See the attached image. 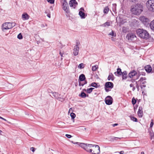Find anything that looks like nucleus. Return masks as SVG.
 Here are the masks:
<instances>
[{
	"label": "nucleus",
	"instance_id": "1",
	"mask_svg": "<svg viewBox=\"0 0 154 154\" xmlns=\"http://www.w3.org/2000/svg\"><path fill=\"white\" fill-rule=\"evenodd\" d=\"M143 8L142 5L137 4L131 7V13L136 15L140 14L143 11Z\"/></svg>",
	"mask_w": 154,
	"mask_h": 154
},
{
	"label": "nucleus",
	"instance_id": "2",
	"mask_svg": "<svg viewBox=\"0 0 154 154\" xmlns=\"http://www.w3.org/2000/svg\"><path fill=\"white\" fill-rule=\"evenodd\" d=\"M93 144L78 142V146L82 148L86 151L89 152H92V148Z\"/></svg>",
	"mask_w": 154,
	"mask_h": 154
},
{
	"label": "nucleus",
	"instance_id": "3",
	"mask_svg": "<svg viewBox=\"0 0 154 154\" xmlns=\"http://www.w3.org/2000/svg\"><path fill=\"white\" fill-rule=\"evenodd\" d=\"M138 35L141 38L147 39L149 37V34L148 32L143 29H139L137 30Z\"/></svg>",
	"mask_w": 154,
	"mask_h": 154
},
{
	"label": "nucleus",
	"instance_id": "4",
	"mask_svg": "<svg viewBox=\"0 0 154 154\" xmlns=\"http://www.w3.org/2000/svg\"><path fill=\"white\" fill-rule=\"evenodd\" d=\"M16 23L14 22H6L4 23L2 26V31L5 32L8 29L12 28L15 26Z\"/></svg>",
	"mask_w": 154,
	"mask_h": 154
},
{
	"label": "nucleus",
	"instance_id": "5",
	"mask_svg": "<svg viewBox=\"0 0 154 154\" xmlns=\"http://www.w3.org/2000/svg\"><path fill=\"white\" fill-rule=\"evenodd\" d=\"M146 5L147 8L149 11L154 12V0H148Z\"/></svg>",
	"mask_w": 154,
	"mask_h": 154
},
{
	"label": "nucleus",
	"instance_id": "6",
	"mask_svg": "<svg viewBox=\"0 0 154 154\" xmlns=\"http://www.w3.org/2000/svg\"><path fill=\"white\" fill-rule=\"evenodd\" d=\"M62 8L65 12L67 13L69 12V8L66 0H62L61 1Z\"/></svg>",
	"mask_w": 154,
	"mask_h": 154
},
{
	"label": "nucleus",
	"instance_id": "7",
	"mask_svg": "<svg viewBox=\"0 0 154 154\" xmlns=\"http://www.w3.org/2000/svg\"><path fill=\"white\" fill-rule=\"evenodd\" d=\"M85 75L83 74H81L79 77V86H83L87 83L86 81L85 80Z\"/></svg>",
	"mask_w": 154,
	"mask_h": 154
},
{
	"label": "nucleus",
	"instance_id": "8",
	"mask_svg": "<svg viewBox=\"0 0 154 154\" xmlns=\"http://www.w3.org/2000/svg\"><path fill=\"white\" fill-rule=\"evenodd\" d=\"M92 148L91 153L93 154H99L100 152V148L99 146L97 145H94Z\"/></svg>",
	"mask_w": 154,
	"mask_h": 154
},
{
	"label": "nucleus",
	"instance_id": "9",
	"mask_svg": "<svg viewBox=\"0 0 154 154\" xmlns=\"http://www.w3.org/2000/svg\"><path fill=\"white\" fill-rule=\"evenodd\" d=\"M139 19L144 25H146L149 21V20L148 18L144 16L140 17Z\"/></svg>",
	"mask_w": 154,
	"mask_h": 154
},
{
	"label": "nucleus",
	"instance_id": "10",
	"mask_svg": "<svg viewBox=\"0 0 154 154\" xmlns=\"http://www.w3.org/2000/svg\"><path fill=\"white\" fill-rule=\"evenodd\" d=\"M106 103L108 105L111 104L112 103V98L109 96H107L105 100Z\"/></svg>",
	"mask_w": 154,
	"mask_h": 154
},
{
	"label": "nucleus",
	"instance_id": "11",
	"mask_svg": "<svg viewBox=\"0 0 154 154\" xmlns=\"http://www.w3.org/2000/svg\"><path fill=\"white\" fill-rule=\"evenodd\" d=\"M69 4L70 7L75 8L77 5V2L75 0H71L69 2Z\"/></svg>",
	"mask_w": 154,
	"mask_h": 154
},
{
	"label": "nucleus",
	"instance_id": "12",
	"mask_svg": "<svg viewBox=\"0 0 154 154\" xmlns=\"http://www.w3.org/2000/svg\"><path fill=\"white\" fill-rule=\"evenodd\" d=\"M127 38H128L129 40L132 41L134 40L136 38V37L134 34L130 33L128 34Z\"/></svg>",
	"mask_w": 154,
	"mask_h": 154
},
{
	"label": "nucleus",
	"instance_id": "13",
	"mask_svg": "<svg viewBox=\"0 0 154 154\" xmlns=\"http://www.w3.org/2000/svg\"><path fill=\"white\" fill-rule=\"evenodd\" d=\"M137 72L135 70H133L130 72L128 74V77L130 78H133L134 76L136 75Z\"/></svg>",
	"mask_w": 154,
	"mask_h": 154
},
{
	"label": "nucleus",
	"instance_id": "14",
	"mask_svg": "<svg viewBox=\"0 0 154 154\" xmlns=\"http://www.w3.org/2000/svg\"><path fill=\"white\" fill-rule=\"evenodd\" d=\"M143 108L141 106H140L139 108L138 112V115L139 117L141 118L143 115Z\"/></svg>",
	"mask_w": 154,
	"mask_h": 154
},
{
	"label": "nucleus",
	"instance_id": "15",
	"mask_svg": "<svg viewBox=\"0 0 154 154\" xmlns=\"http://www.w3.org/2000/svg\"><path fill=\"white\" fill-rule=\"evenodd\" d=\"M105 87L112 89L113 87V84L111 82H107L105 84Z\"/></svg>",
	"mask_w": 154,
	"mask_h": 154
},
{
	"label": "nucleus",
	"instance_id": "16",
	"mask_svg": "<svg viewBox=\"0 0 154 154\" xmlns=\"http://www.w3.org/2000/svg\"><path fill=\"white\" fill-rule=\"evenodd\" d=\"M30 16L26 13H24L22 14V18L23 20H28Z\"/></svg>",
	"mask_w": 154,
	"mask_h": 154
},
{
	"label": "nucleus",
	"instance_id": "17",
	"mask_svg": "<svg viewBox=\"0 0 154 154\" xmlns=\"http://www.w3.org/2000/svg\"><path fill=\"white\" fill-rule=\"evenodd\" d=\"M145 70L148 73L151 72L152 71V68L149 65H147L145 67Z\"/></svg>",
	"mask_w": 154,
	"mask_h": 154
},
{
	"label": "nucleus",
	"instance_id": "18",
	"mask_svg": "<svg viewBox=\"0 0 154 154\" xmlns=\"http://www.w3.org/2000/svg\"><path fill=\"white\" fill-rule=\"evenodd\" d=\"M127 72L126 71H124L121 74V75H122V79H126L127 77Z\"/></svg>",
	"mask_w": 154,
	"mask_h": 154
},
{
	"label": "nucleus",
	"instance_id": "19",
	"mask_svg": "<svg viewBox=\"0 0 154 154\" xmlns=\"http://www.w3.org/2000/svg\"><path fill=\"white\" fill-rule=\"evenodd\" d=\"M114 76L113 74L112 73H109L108 77V80L109 81L111 80L112 81L114 80Z\"/></svg>",
	"mask_w": 154,
	"mask_h": 154
},
{
	"label": "nucleus",
	"instance_id": "20",
	"mask_svg": "<svg viewBox=\"0 0 154 154\" xmlns=\"http://www.w3.org/2000/svg\"><path fill=\"white\" fill-rule=\"evenodd\" d=\"M79 14L82 19H84L85 17V14L84 12L79 11Z\"/></svg>",
	"mask_w": 154,
	"mask_h": 154
},
{
	"label": "nucleus",
	"instance_id": "21",
	"mask_svg": "<svg viewBox=\"0 0 154 154\" xmlns=\"http://www.w3.org/2000/svg\"><path fill=\"white\" fill-rule=\"evenodd\" d=\"M122 73L121 69L120 68H118L117 69V72H115L114 74L116 75H121Z\"/></svg>",
	"mask_w": 154,
	"mask_h": 154
},
{
	"label": "nucleus",
	"instance_id": "22",
	"mask_svg": "<svg viewBox=\"0 0 154 154\" xmlns=\"http://www.w3.org/2000/svg\"><path fill=\"white\" fill-rule=\"evenodd\" d=\"M52 95L57 99L59 98V97L60 96V94L56 92H52Z\"/></svg>",
	"mask_w": 154,
	"mask_h": 154
},
{
	"label": "nucleus",
	"instance_id": "23",
	"mask_svg": "<svg viewBox=\"0 0 154 154\" xmlns=\"http://www.w3.org/2000/svg\"><path fill=\"white\" fill-rule=\"evenodd\" d=\"M146 80V78L145 77H141L139 80L138 82H142V83L143 84H145L146 83V82L145 81Z\"/></svg>",
	"mask_w": 154,
	"mask_h": 154
},
{
	"label": "nucleus",
	"instance_id": "24",
	"mask_svg": "<svg viewBox=\"0 0 154 154\" xmlns=\"http://www.w3.org/2000/svg\"><path fill=\"white\" fill-rule=\"evenodd\" d=\"M150 27L152 30L154 31V19L151 22Z\"/></svg>",
	"mask_w": 154,
	"mask_h": 154
},
{
	"label": "nucleus",
	"instance_id": "25",
	"mask_svg": "<svg viewBox=\"0 0 154 154\" xmlns=\"http://www.w3.org/2000/svg\"><path fill=\"white\" fill-rule=\"evenodd\" d=\"M79 96L83 98H85L86 97H88V95H86L85 93L84 92H82L80 94H79Z\"/></svg>",
	"mask_w": 154,
	"mask_h": 154
},
{
	"label": "nucleus",
	"instance_id": "26",
	"mask_svg": "<svg viewBox=\"0 0 154 154\" xmlns=\"http://www.w3.org/2000/svg\"><path fill=\"white\" fill-rule=\"evenodd\" d=\"M73 53L75 56L77 55V45L74 47Z\"/></svg>",
	"mask_w": 154,
	"mask_h": 154
},
{
	"label": "nucleus",
	"instance_id": "27",
	"mask_svg": "<svg viewBox=\"0 0 154 154\" xmlns=\"http://www.w3.org/2000/svg\"><path fill=\"white\" fill-rule=\"evenodd\" d=\"M109 11V9L108 6L106 7L104 9L103 13L104 14H107L108 13Z\"/></svg>",
	"mask_w": 154,
	"mask_h": 154
},
{
	"label": "nucleus",
	"instance_id": "28",
	"mask_svg": "<svg viewBox=\"0 0 154 154\" xmlns=\"http://www.w3.org/2000/svg\"><path fill=\"white\" fill-rule=\"evenodd\" d=\"M85 66V65L83 63H81L79 65L78 67L80 69H83Z\"/></svg>",
	"mask_w": 154,
	"mask_h": 154
},
{
	"label": "nucleus",
	"instance_id": "29",
	"mask_svg": "<svg viewBox=\"0 0 154 154\" xmlns=\"http://www.w3.org/2000/svg\"><path fill=\"white\" fill-rule=\"evenodd\" d=\"M98 68V66L97 65H95L94 66H93L92 68V70L93 71H95Z\"/></svg>",
	"mask_w": 154,
	"mask_h": 154
},
{
	"label": "nucleus",
	"instance_id": "30",
	"mask_svg": "<svg viewBox=\"0 0 154 154\" xmlns=\"http://www.w3.org/2000/svg\"><path fill=\"white\" fill-rule=\"evenodd\" d=\"M94 89V88H88L86 90V91L88 93H90Z\"/></svg>",
	"mask_w": 154,
	"mask_h": 154
},
{
	"label": "nucleus",
	"instance_id": "31",
	"mask_svg": "<svg viewBox=\"0 0 154 154\" xmlns=\"http://www.w3.org/2000/svg\"><path fill=\"white\" fill-rule=\"evenodd\" d=\"M70 115L71 117L72 118V119H73V121L74 122V119L75 117V116H76L75 114L73 112H71V113H70Z\"/></svg>",
	"mask_w": 154,
	"mask_h": 154
},
{
	"label": "nucleus",
	"instance_id": "32",
	"mask_svg": "<svg viewBox=\"0 0 154 154\" xmlns=\"http://www.w3.org/2000/svg\"><path fill=\"white\" fill-rule=\"evenodd\" d=\"M110 25V22L107 21L103 24V26L105 27H107L109 26Z\"/></svg>",
	"mask_w": 154,
	"mask_h": 154
},
{
	"label": "nucleus",
	"instance_id": "33",
	"mask_svg": "<svg viewBox=\"0 0 154 154\" xmlns=\"http://www.w3.org/2000/svg\"><path fill=\"white\" fill-rule=\"evenodd\" d=\"M91 86L95 87V88H97V84L95 82H93L91 84Z\"/></svg>",
	"mask_w": 154,
	"mask_h": 154
},
{
	"label": "nucleus",
	"instance_id": "34",
	"mask_svg": "<svg viewBox=\"0 0 154 154\" xmlns=\"http://www.w3.org/2000/svg\"><path fill=\"white\" fill-rule=\"evenodd\" d=\"M17 38L20 39H21L23 38V36L21 33L17 35Z\"/></svg>",
	"mask_w": 154,
	"mask_h": 154
},
{
	"label": "nucleus",
	"instance_id": "35",
	"mask_svg": "<svg viewBox=\"0 0 154 154\" xmlns=\"http://www.w3.org/2000/svg\"><path fill=\"white\" fill-rule=\"evenodd\" d=\"M118 138L119 139H121L120 138H117L115 137H111L110 139V140L111 141H114L115 140H116V139Z\"/></svg>",
	"mask_w": 154,
	"mask_h": 154
},
{
	"label": "nucleus",
	"instance_id": "36",
	"mask_svg": "<svg viewBox=\"0 0 154 154\" xmlns=\"http://www.w3.org/2000/svg\"><path fill=\"white\" fill-rule=\"evenodd\" d=\"M136 102V100L133 97L132 100V104L133 105L135 104Z\"/></svg>",
	"mask_w": 154,
	"mask_h": 154
},
{
	"label": "nucleus",
	"instance_id": "37",
	"mask_svg": "<svg viewBox=\"0 0 154 154\" xmlns=\"http://www.w3.org/2000/svg\"><path fill=\"white\" fill-rule=\"evenodd\" d=\"M122 32L124 33L127 32V30L126 27H123L122 28Z\"/></svg>",
	"mask_w": 154,
	"mask_h": 154
},
{
	"label": "nucleus",
	"instance_id": "38",
	"mask_svg": "<svg viewBox=\"0 0 154 154\" xmlns=\"http://www.w3.org/2000/svg\"><path fill=\"white\" fill-rule=\"evenodd\" d=\"M131 120L134 121V122H137V119L136 118H135L134 117H131Z\"/></svg>",
	"mask_w": 154,
	"mask_h": 154
},
{
	"label": "nucleus",
	"instance_id": "39",
	"mask_svg": "<svg viewBox=\"0 0 154 154\" xmlns=\"http://www.w3.org/2000/svg\"><path fill=\"white\" fill-rule=\"evenodd\" d=\"M109 35H111L112 36H116V34H115V35H114V32L112 30V31L111 32L109 33Z\"/></svg>",
	"mask_w": 154,
	"mask_h": 154
},
{
	"label": "nucleus",
	"instance_id": "40",
	"mask_svg": "<svg viewBox=\"0 0 154 154\" xmlns=\"http://www.w3.org/2000/svg\"><path fill=\"white\" fill-rule=\"evenodd\" d=\"M153 119H151V122L150 125V128H152L153 126Z\"/></svg>",
	"mask_w": 154,
	"mask_h": 154
},
{
	"label": "nucleus",
	"instance_id": "41",
	"mask_svg": "<svg viewBox=\"0 0 154 154\" xmlns=\"http://www.w3.org/2000/svg\"><path fill=\"white\" fill-rule=\"evenodd\" d=\"M50 4H52L54 3V0H47Z\"/></svg>",
	"mask_w": 154,
	"mask_h": 154
},
{
	"label": "nucleus",
	"instance_id": "42",
	"mask_svg": "<svg viewBox=\"0 0 154 154\" xmlns=\"http://www.w3.org/2000/svg\"><path fill=\"white\" fill-rule=\"evenodd\" d=\"M57 99L61 102H63L64 100V99L63 98L60 97H59V98H58Z\"/></svg>",
	"mask_w": 154,
	"mask_h": 154
},
{
	"label": "nucleus",
	"instance_id": "43",
	"mask_svg": "<svg viewBox=\"0 0 154 154\" xmlns=\"http://www.w3.org/2000/svg\"><path fill=\"white\" fill-rule=\"evenodd\" d=\"M0 119H2L3 120H4V121H6V122H7L9 123V124H11V123L10 122H8V121L6 119H5L4 118L1 117L0 116Z\"/></svg>",
	"mask_w": 154,
	"mask_h": 154
},
{
	"label": "nucleus",
	"instance_id": "44",
	"mask_svg": "<svg viewBox=\"0 0 154 154\" xmlns=\"http://www.w3.org/2000/svg\"><path fill=\"white\" fill-rule=\"evenodd\" d=\"M136 75H137V78L135 79V80H137L139 78L140 74V73H137V74Z\"/></svg>",
	"mask_w": 154,
	"mask_h": 154
},
{
	"label": "nucleus",
	"instance_id": "45",
	"mask_svg": "<svg viewBox=\"0 0 154 154\" xmlns=\"http://www.w3.org/2000/svg\"><path fill=\"white\" fill-rule=\"evenodd\" d=\"M65 136L66 137L69 138H71V137H72V136L71 135L68 134H66Z\"/></svg>",
	"mask_w": 154,
	"mask_h": 154
},
{
	"label": "nucleus",
	"instance_id": "46",
	"mask_svg": "<svg viewBox=\"0 0 154 154\" xmlns=\"http://www.w3.org/2000/svg\"><path fill=\"white\" fill-rule=\"evenodd\" d=\"M30 150L34 152L35 150V148L33 147H32L30 148Z\"/></svg>",
	"mask_w": 154,
	"mask_h": 154
},
{
	"label": "nucleus",
	"instance_id": "47",
	"mask_svg": "<svg viewBox=\"0 0 154 154\" xmlns=\"http://www.w3.org/2000/svg\"><path fill=\"white\" fill-rule=\"evenodd\" d=\"M107 88L106 87H105V90L106 91V92H108L110 90L108 88Z\"/></svg>",
	"mask_w": 154,
	"mask_h": 154
},
{
	"label": "nucleus",
	"instance_id": "48",
	"mask_svg": "<svg viewBox=\"0 0 154 154\" xmlns=\"http://www.w3.org/2000/svg\"><path fill=\"white\" fill-rule=\"evenodd\" d=\"M84 11V10L83 8H81L79 10V11H81L82 12H83Z\"/></svg>",
	"mask_w": 154,
	"mask_h": 154
},
{
	"label": "nucleus",
	"instance_id": "49",
	"mask_svg": "<svg viewBox=\"0 0 154 154\" xmlns=\"http://www.w3.org/2000/svg\"><path fill=\"white\" fill-rule=\"evenodd\" d=\"M72 108H70L69 109V110L68 113H71V112L72 111Z\"/></svg>",
	"mask_w": 154,
	"mask_h": 154
},
{
	"label": "nucleus",
	"instance_id": "50",
	"mask_svg": "<svg viewBox=\"0 0 154 154\" xmlns=\"http://www.w3.org/2000/svg\"><path fill=\"white\" fill-rule=\"evenodd\" d=\"M124 151H121L120 152H119V153L120 154H123L124 153Z\"/></svg>",
	"mask_w": 154,
	"mask_h": 154
},
{
	"label": "nucleus",
	"instance_id": "51",
	"mask_svg": "<svg viewBox=\"0 0 154 154\" xmlns=\"http://www.w3.org/2000/svg\"><path fill=\"white\" fill-rule=\"evenodd\" d=\"M140 75H145V73L144 72H142L140 74Z\"/></svg>",
	"mask_w": 154,
	"mask_h": 154
},
{
	"label": "nucleus",
	"instance_id": "52",
	"mask_svg": "<svg viewBox=\"0 0 154 154\" xmlns=\"http://www.w3.org/2000/svg\"><path fill=\"white\" fill-rule=\"evenodd\" d=\"M118 125V124H116H116H113L112 125V126L113 127H115L116 126H117Z\"/></svg>",
	"mask_w": 154,
	"mask_h": 154
},
{
	"label": "nucleus",
	"instance_id": "53",
	"mask_svg": "<svg viewBox=\"0 0 154 154\" xmlns=\"http://www.w3.org/2000/svg\"><path fill=\"white\" fill-rule=\"evenodd\" d=\"M111 39L112 41H115V38H114L113 37H112L111 38Z\"/></svg>",
	"mask_w": 154,
	"mask_h": 154
},
{
	"label": "nucleus",
	"instance_id": "54",
	"mask_svg": "<svg viewBox=\"0 0 154 154\" xmlns=\"http://www.w3.org/2000/svg\"><path fill=\"white\" fill-rule=\"evenodd\" d=\"M130 86L131 87H134V85L132 84H131L130 85Z\"/></svg>",
	"mask_w": 154,
	"mask_h": 154
},
{
	"label": "nucleus",
	"instance_id": "55",
	"mask_svg": "<svg viewBox=\"0 0 154 154\" xmlns=\"http://www.w3.org/2000/svg\"><path fill=\"white\" fill-rule=\"evenodd\" d=\"M119 152H114L113 154H119Z\"/></svg>",
	"mask_w": 154,
	"mask_h": 154
},
{
	"label": "nucleus",
	"instance_id": "56",
	"mask_svg": "<svg viewBox=\"0 0 154 154\" xmlns=\"http://www.w3.org/2000/svg\"><path fill=\"white\" fill-rule=\"evenodd\" d=\"M47 16L49 17V18H50L51 17V15L50 14H48L47 15Z\"/></svg>",
	"mask_w": 154,
	"mask_h": 154
},
{
	"label": "nucleus",
	"instance_id": "57",
	"mask_svg": "<svg viewBox=\"0 0 154 154\" xmlns=\"http://www.w3.org/2000/svg\"><path fill=\"white\" fill-rule=\"evenodd\" d=\"M60 55H61V56L62 57L63 56V54L61 53L60 52Z\"/></svg>",
	"mask_w": 154,
	"mask_h": 154
},
{
	"label": "nucleus",
	"instance_id": "58",
	"mask_svg": "<svg viewBox=\"0 0 154 154\" xmlns=\"http://www.w3.org/2000/svg\"><path fill=\"white\" fill-rule=\"evenodd\" d=\"M71 142L72 143H74V144H77V142L74 143V142H73V141H71Z\"/></svg>",
	"mask_w": 154,
	"mask_h": 154
},
{
	"label": "nucleus",
	"instance_id": "59",
	"mask_svg": "<svg viewBox=\"0 0 154 154\" xmlns=\"http://www.w3.org/2000/svg\"><path fill=\"white\" fill-rule=\"evenodd\" d=\"M135 89V87H133L132 89V90L134 91Z\"/></svg>",
	"mask_w": 154,
	"mask_h": 154
},
{
	"label": "nucleus",
	"instance_id": "60",
	"mask_svg": "<svg viewBox=\"0 0 154 154\" xmlns=\"http://www.w3.org/2000/svg\"><path fill=\"white\" fill-rule=\"evenodd\" d=\"M131 2H134L136 0H130Z\"/></svg>",
	"mask_w": 154,
	"mask_h": 154
},
{
	"label": "nucleus",
	"instance_id": "61",
	"mask_svg": "<svg viewBox=\"0 0 154 154\" xmlns=\"http://www.w3.org/2000/svg\"><path fill=\"white\" fill-rule=\"evenodd\" d=\"M41 27H44V24H42L41 26Z\"/></svg>",
	"mask_w": 154,
	"mask_h": 154
},
{
	"label": "nucleus",
	"instance_id": "62",
	"mask_svg": "<svg viewBox=\"0 0 154 154\" xmlns=\"http://www.w3.org/2000/svg\"><path fill=\"white\" fill-rule=\"evenodd\" d=\"M136 87L137 89H138L139 88V86L137 85Z\"/></svg>",
	"mask_w": 154,
	"mask_h": 154
},
{
	"label": "nucleus",
	"instance_id": "63",
	"mask_svg": "<svg viewBox=\"0 0 154 154\" xmlns=\"http://www.w3.org/2000/svg\"><path fill=\"white\" fill-rule=\"evenodd\" d=\"M141 154H144V152H141Z\"/></svg>",
	"mask_w": 154,
	"mask_h": 154
},
{
	"label": "nucleus",
	"instance_id": "64",
	"mask_svg": "<svg viewBox=\"0 0 154 154\" xmlns=\"http://www.w3.org/2000/svg\"><path fill=\"white\" fill-rule=\"evenodd\" d=\"M151 137L152 138L153 137H154V135L153 134L152 135H151Z\"/></svg>",
	"mask_w": 154,
	"mask_h": 154
}]
</instances>
